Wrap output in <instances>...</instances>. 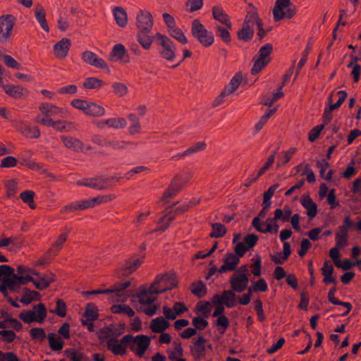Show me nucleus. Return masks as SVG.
<instances>
[{"label":"nucleus","mask_w":361,"mask_h":361,"mask_svg":"<svg viewBox=\"0 0 361 361\" xmlns=\"http://www.w3.org/2000/svg\"><path fill=\"white\" fill-rule=\"evenodd\" d=\"M290 0H276L273 8L274 19L279 21L285 18H291L295 13V6L290 7Z\"/></svg>","instance_id":"3"},{"label":"nucleus","mask_w":361,"mask_h":361,"mask_svg":"<svg viewBox=\"0 0 361 361\" xmlns=\"http://www.w3.org/2000/svg\"><path fill=\"white\" fill-rule=\"evenodd\" d=\"M190 291L193 295L197 296L198 298H201L206 295L207 288L202 281H198L191 284Z\"/></svg>","instance_id":"34"},{"label":"nucleus","mask_w":361,"mask_h":361,"mask_svg":"<svg viewBox=\"0 0 361 361\" xmlns=\"http://www.w3.org/2000/svg\"><path fill=\"white\" fill-rule=\"evenodd\" d=\"M353 226V223L350 220V216H345L344 218V224L339 226L338 231L336 233V235L348 238V229Z\"/></svg>","instance_id":"45"},{"label":"nucleus","mask_w":361,"mask_h":361,"mask_svg":"<svg viewBox=\"0 0 361 361\" xmlns=\"http://www.w3.org/2000/svg\"><path fill=\"white\" fill-rule=\"evenodd\" d=\"M67 240V234L65 233H61L56 241L53 243L51 247L48 251L49 253L58 252L59 251L63 246L64 243Z\"/></svg>","instance_id":"44"},{"label":"nucleus","mask_w":361,"mask_h":361,"mask_svg":"<svg viewBox=\"0 0 361 361\" xmlns=\"http://www.w3.org/2000/svg\"><path fill=\"white\" fill-rule=\"evenodd\" d=\"M83 317L87 319V320H97L99 317V314L96 305L93 303L87 304Z\"/></svg>","instance_id":"40"},{"label":"nucleus","mask_w":361,"mask_h":361,"mask_svg":"<svg viewBox=\"0 0 361 361\" xmlns=\"http://www.w3.org/2000/svg\"><path fill=\"white\" fill-rule=\"evenodd\" d=\"M173 274H164L157 276L154 281L150 285L149 290L152 293L159 294L164 293L177 286V282L173 279Z\"/></svg>","instance_id":"2"},{"label":"nucleus","mask_w":361,"mask_h":361,"mask_svg":"<svg viewBox=\"0 0 361 361\" xmlns=\"http://www.w3.org/2000/svg\"><path fill=\"white\" fill-rule=\"evenodd\" d=\"M272 45L269 43L260 48L259 57L256 60L253 59L254 65L251 69L253 75L259 73L269 63Z\"/></svg>","instance_id":"6"},{"label":"nucleus","mask_w":361,"mask_h":361,"mask_svg":"<svg viewBox=\"0 0 361 361\" xmlns=\"http://www.w3.org/2000/svg\"><path fill=\"white\" fill-rule=\"evenodd\" d=\"M240 259L233 253H229L224 259V264L218 269V272L221 274L228 271H235Z\"/></svg>","instance_id":"15"},{"label":"nucleus","mask_w":361,"mask_h":361,"mask_svg":"<svg viewBox=\"0 0 361 361\" xmlns=\"http://www.w3.org/2000/svg\"><path fill=\"white\" fill-rule=\"evenodd\" d=\"M324 124L317 126L316 127L313 128L309 133L308 140L310 142L315 141L319 137L321 131L324 129Z\"/></svg>","instance_id":"62"},{"label":"nucleus","mask_w":361,"mask_h":361,"mask_svg":"<svg viewBox=\"0 0 361 361\" xmlns=\"http://www.w3.org/2000/svg\"><path fill=\"white\" fill-rule=\"evenodd\" d=\"M126 345L123 344L120 341L118 343V340L116 338L110 339L107 342V348L111 350L114 355H123L126 352Z\"/></svg>","instance_id":"25"},{"label":"nucleus","mask_w":361,"mask_h":361,"mask_svg":"<svg viewBox=\"0 0 361 361\" xmlns=\"http://www.w3.org/2000/svg\"><path fill=\"white\" fill-rule=\"evenodd\" d=\"M321 271L322 275L324 276L323 282L324 283L328 284L330 283H333L336 284L337 283L336 279L332 276L334 269L329 261L324 262V266L322 268Z\"/></svg>","instance_id":"20"},{"label":"nucleus","mask_w":361,"mask_h":361,"mask_svg":"<svg viewBox=\"0 0 361 361\" xmlns=\"http://www.w3.org/2000/svg\"><path fill=\"white\" fill-rule=\"evenodd\" d=\"M35 13V17L42 29L45 32H48L49 31V27L45 18V11L44 8L41 5L37 4L36 6Z\"/></svg>","instance_id":"30"},{"label":"nucleus","mask_w":361,"mask_h":361,"mask_svg":"<svg viewBox=\"0 0 361 361\" xmlns=\"http://www.w3.org/2000/svg\"><path fill=\"white\" fill-rule=\"evenodd\" d=\"M279 184L273 185L272 186L269 187L267 191H266L264 193L263 197V204L266 205V207H270L271 206V201L270 199L274 195L276 190L278 188Z\"/></svg>","instance_id":"52"},{"label":"nucleus","mask_w":361,"mask_h":361,"mask_svg":"<svg viewBox=\"0 0 361 361\" xmlns=\"http://www.w3.org/2000/svg\"><path fill=\"white\" fill-rule=\"evenodd\" d=\"M18 184V183L16 179H11L5 182V186L7 190L6 196L8 197H12L16 194Z\"/></svg>","instance_id":"47"},{"label":"nucleus","mask_w":361,"mask_h":361,"mask_svg":"<svg viewBox=\"0 0 361 361\" xmlns=\"http://www.w3.org/2000/svg\"><path fill=\"white\" fill-rule=\"evenodd\" d=\"M34 196L35 192L31 190L24 191V202L28 204L29 207L32 209H35L36 208V204L34 202Z\"/></svg>","instance_id":"60"},{"label":"nucleus","mask_w":361,"mask_h":361,"mask_svg":"<svg viewBox=\"0 0 361 361\" xmlns=\"http://www.w3.org/2000/svg\"><path fill=\"white\" fill-rule=\"evenodd\" d=\"M248 6L252 8V10L246 14L243 27L238 32V39L243 41L251 39L254 35V30L252 27L255 24L253 16H255V7L252 4H249Z\"/></svg>","instance_id":"5"},{"label":"nucleus","mask_w":361,"mask_h":361,"mask_svg":"<svg viewBox=\"0 0 361 361\" xmlns=\"http://www.w3.org/2000/svg\"><path fill=\"white\" fill-rule=\"evenodd\" d=\"M111 310L114 314L123 313L128 317H133L135 315L134 310L126 305H114L111 306Z\"/></svg>","instance_id":"36"},{"label":"nucleus","mask_w":361,"mask_h":361,"mask_svg":"<svg viewBox=\"0 0 361 361\" xmlns=\"http://www.w3.org/2000/svg\"><path fill=\"white\" fill-rule=\"evenodd\" d=\"M212 232L209 234L211 238H219L223 237L226 233V228L221 223H214L212 224Z\"/></svg>","instance_id":"42"},{"label":"nucleus","mask_w":361,"mask_h":361,"mask_svg":"<svg viewBox=\"0 0 361 361\" xmlns=\"http://www.w3.org/2000/svg\"><path fill=\"white\" fill-rule=\"evenodd\" d=\"M170 326L169 322L163 317H159L152 320L151 330L154 333H162Z\"/></svg>","instance_id":"21"},{"label":"nucleus","mask_w":361,"mask_h":361,"mask_svg":"<svg viewBox=\"0 0 361 361\" xmlns=\"http://www.w3.org/2000/svg\"><path fill=\"white\" fill-rule=\"evenodd\" d=\"M17 271L20 276H17L13 273L10 276L4 277V281L6 283V286L13 291H16L17 289H19L20 285L23 283V276H21L23 274V266H18Z\"/></svg>","instance_id":"11"},{"label":"nucleus","mask_w":361,"mask_h":361,"mask_svg":"<svg viewBox=\"0 0 361 361\" xmlns=\"http://www.w3.org/2000/svg\"><path fill=\"white\" fill-rule=\"evenodd\" d=\"M181 183L178 180L173 179L170 185L164 192L161 197V202L164 204L169 203V199L173 197L181 190Z\"/></svg>","instance_id":"18"},{"label":"nucleus","mask_w":361,"mask_h":361,"mask_svg":"<svg viewBox=\"0 0 361 361\" xmlns=\"http://www.w3.org/2000/svg\"><path fill=\"white\" fill-rule=\"evenodd\" d=\"M103 81L94 77L87 78L83 82L85 89H97L102 87Z\"/></svg>","instance_id":"46"},{"label":"nucleus","mask_w":361,"mask_h":361,"mask_svg":"<svg viewBox=\"0 0 361 361\" xmlns=\"http://www.w3.org/2000/svg\"><path fill=\"white\" fill-rule=\"evenodd\" d=\"M291 253L290 250V245L288 242L283 243V257L282 259L280 257H281L282 254L281 252H278L276 255H272L271 257V260L279 264H281L283 263V262L289 257Z\"/></svg>","instance_id":"31"},{"label":"nucleus","mask_w":361,"mask_h":361,"mask_svg":"<svg viewBox=\"0 0 361 361\" xmlns=\"http://www.w3.org/2000/svg\"><path fill=\"white\" fill-rule=\"evenodd\" d=\"M235 298V294L232 290H224L221 295L216 294L213 297V303L224 305L230 308L236 305Z\"/></svg>","instance_id":"10"},{"label":"nucleus","mask_w":361,"mask_h":361,"mask_svg":"<svg viewBox=\"0 0 361 361\" xmlns=\"http://www.w3.org/2000/svg\"><path fill=\"white\" fill-rule=\"evenodd\" d=\"M85 113L92 116H101L104 114L105 110L103 107L94 103H89Z\"/></svg>","instance_id":"43"},{"label":"nucleus","mask_w":361,"mask_h":361,"mask_svg":"<svg viewBox=\"0 0 361 361\" xmlns=\"http://www.w3.org/2000/svg\"><path fill=\"white\" fill-rule=\"evenodd\" d=\"M49 312L55 314L59 317H65L67 314V305L66 302L61 298H57L56 300V308L52 310L49 309Z\"/></svg>","instance_id":"33"},{"label":"nucleus","mask_w":361,"mask_h":361,"mask_svg":"<svg viewBox=\"0 0 361 361\" xmlns=\"http://www.w3.org/2000/svg\"><path fill=\"white\" fill-rule=\"evenodd\" d=\"M109 180V178L106 179H94L91 178L90 180H87L85 182L78 181V185H84L89 188H97L99 190H103L106 187L104 185V183H107Z\"/></svg>","instance_id":"29"},{"label":"nucleus","mask_w":361,"mask_h":361,"mask_svg":"<svg viewBox=\"0 0 361 361\" xmlns=\"http://www.w3.org/2000/svg\"><path fill=\"white\" fill-rule=\"evenodd\" d=\"M301 204L307 209V215L310 219H313L317 214V205L310 198V195L305 194L300 199Z\"/></svg>","instance_id":"17"},{"label":"nucleus","mask_w":361,"mask_h":361,"mask_svg":"<svg viewBox=\"0 0 361 361\" xmlns=\"http://www.w3.org/2000/svg\"><path fill=\"white\" fill-rule=\"evenodd\" d=\"M41 294L39 292L24 288V305L39 302L41 300Z\"/></svg>","instance_id":"32"},{"label":"nucleus","mask_w":361,"mask_h":361,"mask_svg":"<svg viewBox=\"0 0 361 361\" xmlns=\"http://www.w3.org/2000/svg\"><path fill=\"white\" fill-rule=\"evenodd\" d=\"M67 358L72 361H87V358L84 353L77 351L75 349L70 348L64 351Z\"/></svg>","instance_id":"35"},{"label":"nucleus","mask_w":361,"mask_h":361,"mask_svg":"<svg viewBox=\"0 0 361 361\" xmlns=\"http://www.w3.org/2000/svg\"><path fill=\"white\" fill-rule=\"evenodd\" d=\"M48 340L51 349L54 351L62 350L63 347V341H61L60 337H56L54 333L48 334Z\"/></svg>","instance_id":"38"},{"label":"nucleus","mask_w":361,"mask_h":361,"mask_svg":"<svg viewBox=\"0 0 361 361\" xmlns=\"http://www.w3.org/2000/svg\"><path fill=\"white\" fill-rule=\"evenodd\" d=\"M196 309L198 312L207 317L210 311L209 302L200 301L197 304Z\"/></svg>","instance_id":"64"},{"label":"nucleus","mask_w":361,"mask_h":361,"mask_svg":"<svg viewBox=\"0 0 361 361\" xmlns=\"http://www.w3.org/2000/svg\"><path fill=\"white\" fill-rule=\"evenodd\" d=\"M205 343L206 339L203 336H200L193 345L190 346V351L195 360H198L201 357H204L206 350Z\"/></svg>","instance_id":"16"},{"label":"nucleus","mask_w":361,"mask_h":361,"mask_svg":"<svg viewBox=\"0 0 361 361\" xmlns=\"http://www.w3.org/2000/svg\"><path fill=\"white\" fill-rule=\"evenodd\" d=\"M156 37L161 40L160 44L163 47L162 56L167 60H172L175 56V53L172 49L173 44L170 39L160 33H157Z\"/></svg>","instance_id":"13"},{"label":"nucleus","mask_w":361,"mask_h":361,"mask_svg":"<svg viewBox=\"0 0 361 361\" xmlns=\"http://www.w3.org/2000/svg\"><path fill=\"white\" fill-rule=\"evenodd\" d=\"M47 310L44 303L39 302L31 310L24 311V323L38 322L42 324L47 317Z\"/></svg>","instance_id":"4"},{"label":"nucleus","mask_w":361,"mask_h":361,"mask_svg":"<svg viewBox=\"0 0 361 361\" xmlns=\"http://www.w3.org/2000/svg\"><path fill=\"white\" fill-rule=\"evenodd\" d=\"M192 34L205 47H209L214 42V37L209 34L198 19H195L192 21Z\"/></svg>","instance_id":"7"},{"label":"nucleus","mask_w":361,"mask_h":361,"mask_svg":"<svg viewBox=\"0 0 361 361\" xmlns=\"http://www.w3.org/2000/svg\"><path fill=\"white\" fill-rule=\"evenodd\" d=\"M114 93L120 97H123L128 92V87L126 85L121 82H116L113 85Z\"/></svg>","instance_id":"63"},{"label":"nucleus","mask_w":361,"mask_h":361,"mask_svg":"<svg viewBox=\"0 0 361 361\" xmlns=\"http://www.w3.org/2000/svg\"><path fill=\"white\" fill-rule=\"evenodd\" d=\"M121 342L123 344H128L132 351L139 357H142L150 344V338L145 335H138L133 337L128 334L121 339Z\"/></svg>","instance_id":"1"},{"label":"nucleus","mask_w":361,"mask_h":361,"mask_svg":"<svg viewBox=\"0 0 361 361\" xmlns=\"http://www.w3.org/2000/svg\"><path fill=\"white\" fill-rule=\"evenodd\" d=\"M253 18L255 20V24H256L258 27L257 35L259 36V39H262L266 35L267 32L263 29V23L258 16L257 9L256 7L255 8V16H253Z\"/></svg>","instance_id":"55"},{"label":"nucleus","mask_w":361,"mask_h":361,"mask_svg":"<svg viewBox=\"0 0 361 361\" xmlns=\"http://www.w3.org/2000/svg\"><path fill=\"white\" fill-rule=\"evenodd\" d=\"M39 110L48 117L63 115L64 114V111L61 108L47 103L42 104L39 106Z\"/></svg>","instance_id":"22"},{"label":"nucleus","mask_w":361,"mask_h":361,"mask_svg":"<svg viewBox=\"0 0 361 361\" xmlns=\"http://www.w3.org/2000/svg\"><path fill=\"white\" fill-rule=\"evenodd\" d=\"M231 290L234 293H242L247 287L249 283L248 276L244 274H233L230 278Z\"/></svg>","instance_id":"9"},{"label":"nucleus","mask_w":361,"mask_h":361,"mask_svg":"<svg viewBox=\"0 0 361 361\" xmlns=\"http://www.w3.org/2000/svg\"><path fill=\"white\" fill-rule=\"evenodd\" d=\"M174 349L168 350L169 359L173 361L183 356V349L181 343L178 341H173Z\"/></svg>","instance_id":"39"},{"label":"nucleus","mask_w":361,"mask_h":361,"mask_svg":"<svg viewBox=\"0 0 361 361\" xmlns=\"http://www.w3.org/2000/svg\"><path fill=\"white\" fill-rule=\"evenodd\" d=\"M192 325L196 329V331L204 330L209 324L208 322L201 317H194L192 321Z\"/></svg>","instance_id":"58"},{"label":"nucleus","mask_w":361,"mask_h":361,"mask_svg":"<svg viewBox=\"0 0 361 361\" xmlns=\"http://www.w3.org/2000/svg\"><path fill=\"white\" fill-rule=\"evenodd\" d=\"M30 334L32 340L43 341L46 338V334L42 328H32L30 330Z\"/></svg>","instance_id":"51"},{"label":"nucleus","mask_w":361,"mask_h":361,"mask_svg":"<svg viewBox=\"0 0 361 361\" xmlns=\"http://www.w3.org/2000/svg\"><path fill=\"white\" fill-rule=\"evenodd\" d=\"M1 58L4 62V63L9 68L19 70L20 68V63L18 62L15 59H13L11 56L8 54L1 55Z\"/></svg>","instance_id":"53"},{"label":"nucleus","mask_w":361,"mask_h":361,"mask_svg":"<svg viewBox=\"0 0 361 361\" xmlns=\"http://www.w3.org/2000/svg\"><path fill=\"white\" fill-rule=\"evenodd\" d=\"M328 300L330 302H331L334 305H341L347 308V311L342 314V316L347 315L352 309V305L350 302H342L338 300L337 298H335L334 294L328 293Z\"/></svg>","instance_id":"48"},{"label":"nucleus","mask_w":361,"mask_h":361,"mask_svg":"<svg viewBox=\"0 0 361 361\" xmlns=\"http://www.w3.org/2000/svg\"><path fill=\"white\" fill-rule=\"evenodd\" d=\"M212 16L214 19L224 24L228 28L231 29L232 25L230 19L221 8L214 6L212 8Z\"/></svg>","instance_id":"23"},{"label":"nucleus","mask_w":361,"mask_h":361,"mask_svg":"<svg viewBox=\"0 0 361 361\" xmlns=\"http://www.w3.org/2000/svg\"><path fill=\"white\" fill-rule=\"evenodd\" d=\"M126 54V49L121 44H116L114 47L111 52V59L122 60Z\"/></svg>","instance_id":"49"},{"label":"nucleus","mask_w":361,"mask_h":361,"mask_svg":"<svg viewBox=\"0 0 361 361\" xmlns=\"http://www.w3.org/2000/svg\"><path fill=\"white\" fill-rule=\"evenodd\" d=\"M243 80V75L240 72L236 73L235 76L231 80L229 85L231 86L230 89L225 88L224 90L221 92L220 97L222 98L233 93L237 88L239 87L241 81Z\"/></svg>","instance_id":"27"},{"label":"nucleus","mask_w":361,"mask_h":361,"mask_svg":"<svg viewBox=\"0 0 361 361\" xmlns=\"http://www.w3.org/2000/svg\"><path fill=\"white\" fill-rule=\"evenodd\" d=\"M153 26L152 15L148 12H141L137 16V27L142 33H148Z\"/></svg>","instance_id":"12"},{"label":"nucleus","mask_w":361,"mask_h":361,"mask_svg":"<svg viewBox=\"0 0 361 361\" xmlns=\"http://www.w3.org/2000/svg\"><path fill=\"white\" fill-rule=\"evenodd\" d=\"M61 138L66 147L70 149H72L75 152H79L83 148L82 142L75 137L61 136Z\"/></svg>","instance_id":"24"},{"label":"nucleus","mask_w":361,"mask_h":361,"mask_svg":"<svg viewBox=\"0 0 361 361\" xmlns=\"http://www.w3.org/2000/svg\"><path fill=\"white\" fill-rule=\"evenodd\" d=\"M170 35L183 44H185L188 42L183 32L178 28L174 27L170 30Z\"/></svg>","instance_id":"57"},{"label":"nucleus","mask_w":361,"mask_h":361,"mask_svg":"<svg viewBox=\"0 0 361 361\" xmlns=\"http://www.w3.org/2000/svg\"><path fill=\"white\" fill-rule=\"evenodd\" d=\"M82 59L86 63L96 68L107 69L108 65L101 58H99L94 52L87 51L82 54Z\"/></svg>","instance_id":"14"},{"label":"nucleus","mask_w":361,"mask_h":361,"mask_svg":"<svg viewBox=\"0 0 361 361\" xmlns=\"http://www.w3.org/2000/svg\"><path fill=\"white\" fill-rule=\"evenodd\" d=\"M4 90L6 94L15 98H19L21 97V87L20 86L15 85H5Z\"/></svg>","instance_id":"54"},{"label":"nucleus","mask_w":361,"mask_h":361,"mask_svg":"<svg viewBox=\"0 0 361 361\" xmlns=\"http://www.w3.org/2000/svg\"><path fill=\"white\" fill-rule=\"evenodd\" d=\"M155 294L152 293L149 288H142L139 293H136L134 296H136L139 299V302L142 305H151L156 300V297L149 296V295Z\"/></svg>","instance_id":"26"},{"label":"nucleus","mask_w":361,"mask_h":361,"mask_svg":"<svg viewBox=\"0 0 361 361\" xmlns=\"http://www.w3.org/2000/svg\"><path fill=\"white\" fill-rule=\"evenodd\" d=\"M18 163L17 159L12 157L8 156L1 160L0 167L1 168H11L16 166Z\"/></svg>","instance_id":"61"},{"label":"nucleus","mask_w":361,"mask_h":361,"mask_svg":"<svg viewBox=\"0 0 361 361\" xmlns=\"http://www.w3.org/2000/svg\"><path fill=\"white\" fill-rule=\"evenodd\" d=\"M147 33H142L138 35V41L140 44L146 49L150 48L152 43V39L147 35Z\"/></svg>","instance_id":"59"},{"label":"nucleus","mask_w":361,"mask_h":361,"mask_svg":"<svg viewBox=\"0 0 361 361\" xmlns=\"http://www.w3.org/2000/svg\"><path fill=\"white\" fill-rule=\"evenodd\" d=\"M114 16L117 24L121 27H124L127 23V14L121 7L114 8Z\"/></svg>","instance_id":"41"},{"label":"nucleus","mask_w":361,"mask_h":361,"mask_svg":"<svg viewBox=\"0 0 361 361\" xmlns=\"http://www.w3.org/2000/svg\"><path fill=\"white\" fill-rule=\"evenodd\" d=\"M338 94H339V98H338V99L336 103L331 104V102H332V96H333L332 94L329 96V97L328 99L329 102L331 104H330V110H335V109H338V107H340L341 106V104H343V102L346 99L347 93H346L345 91H343V90L339 91L338 92Z\"/></svg>","instance_id":"50"},{"label":"nucleus","mask_w":361,"mask_h":361,"mask_svg":"<svg viewBox=\"0 0 361 361\" xmlns=\"http://www.w3.org/2000/svg\"><path fill=\"white\" fill-rule=\"evenodd\" d=\"M104 125H108L113 128H122L126 126V121L123 118H109L104 121L98 122L97 126L98 128H103Z\"/></svg>","instance_id":"28"},{"label":"nucleus","mask_w":361,"mask_h":361,"mask_svg":"<svg viewBox=\"0 0 361 361\" xmlns=\"http://www.w3.org/2000/svg\"><path fill=\"white\" fill-rule=\"evenodd\" d=\"M70 45V40L67 38H63L54 47L55 56L60 59L65 58L67 56Z\"/></svg>","instance_id":"19"},{"label":"nucleus","mask_w":361,"mask_h":361,"mask_svg":"<svg viewBox=\"0 0 361 361\" xmlns=\"http://www.w3.org/2000/svg\"><path fill=\"white\" fill-rule=\"evenodd\" d=\"M55 280V275L50 273V277H39V281H34V285L37 289L42 290L48 288Z\"/></svg>","instance_id":"37"},{"label":"nucleus","mask_w":361,"mask_h":361,"mask_svg":"<svg viewBox=\"0 0 361 361\" xmlns=\"http://www.w3.org/2000/svg\"><path fill=\"white\" fill-rule=\"evenodd\" d=\"M252 226H254L257 231H258L259 232H261V233H272V232H274L272 224H271V223L266 224V228H262L259 218H254V219L252 221Z\"/></svg>","instance_id":"56"},{"label":"nucleus","mask_w":361,"mask_h":361,"mask_svg":"<svg viewBox=\"0 0 361 361\" xmlns=\"http://www.w3.org/2000/svg\"><path fill=\"white\" fill-rule=\"evenodd\" d=\"M14 18L11 15L0 17V42H6L11 35Z\"/></svg>","instance_id":"8"}]
</instances>
